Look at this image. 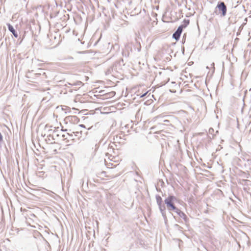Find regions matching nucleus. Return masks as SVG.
<instances>
[{
    "label": "nucleus",
    "instance_id": "1",
    "mask_svg": "<svg viewBox=\"0 0 251 251\" xmlns=\"http://www.w3.org/2000/svg\"><path fill=\"white\" fill-rule=\"evenodd\" d=\"M178 199L173 195H169L167 198H166L164 201V205L166 206L168 211L170 212H175L178 208L175 205V202L178 201Z\"/></svg>",
    "mask_w": 251,
    "mask_h": 251
},
{
    "label": "nucleus",
    "instance_id": "2",
    "mask_svg": "<svg viewBox=\"0 0 251 251\" xmlns=\"http://www.w3.org/2000/svg\"><path fill=\"white\" fill-rule=\"evenodd\" d=\"M155 199L156 200V203L158 206L159 210L163 217V219L165 222L167 221V218L166 214V206L164 203H163L162 199L159 195H156Z\"/></svg>",
    "mask_w": 251,
    "mask_h": 251
},
{
    "label": "nucleus",
    "instance_id": "3",
    "mask_svg": "<svg viewBox=\"0 0 251 251\" xmlns=\"http://www.w3.org/2000/svg\"><path fill=\"white\" fill-rule=\"evenodd\" d=\"M214 13L216 14H220L221 17H225L226 14L227 7L224 2L219 1L215 8Z\"/></svg>",
    "mask_w": 251,
    "mask_h": 251
},
{
    "label": "nucleus",
    "instance_id": "4",
    "mask_svg": "<svg viewBox=\"0 0 251 251\" xmlns=\"http://www.w3.org/2000/svg\"><path fill=\"white\" fill-rule=\"evenodd\" d=\"M123 59H121L119 60L115 61L112 65L114 67L115 70L117 71V73L122 70V66L123 64Z\"/></svg>",
    "mask_w": 251,
    "mask_h": 251
},
{
    "label": "nucleus",
    "instance_id": "5",
    "mask_svg": "<svg viewBox=\"0 0 251 251\" xmlns=\"http://www.w3.org/2000/svg\"><path fill=\"white\" fill-rule=\"evenodd\" d=\"M181 26H178L175 32L173 34L172 37L173 39L177 41L179 40L180 35L182 32Z\"/></svg>",
    "mask_w": 251,
    "mask_h": 251
},
{
    "label": "nucleus",
    "instance_id": "6",
    "mask_svg": "<svg viewBox=\"0 0 251 251\" xmlns=\"http://www.w3.org/2000/svg\"><path fill=\"white\" fill-rule=\"evenodd\" d=\"M175 212L180 217L182 218L186 224L189 222V218L187 217L186 215L180 209L177 208V210L175 211Z\"/></svg>",
    "mask_w": 251,
    "mask_h": 251
},
{
    "label": "nucleus",
    "instance_id": "7",
    "mask_svg": "<svg viewBox=\"0 0 251 251\" xmlns=\"http://www.w3.org/2000/svg\"><path fill=\"white\" fill-rule=\"evenodd\" d=\"M105 75H111L112 76H114L117 75V72L115 70L114 67H113V65L109 66L105 72Z\"/></svg>",
    "mask_w": 251,
    "mask_h": 251
},
{
    "label": "nucleus",
    "instance_id": "8",
    "mask_svg": "<svg viewBox=\"0 0 251 251\" xmlns=\"http://www.w3.org/2000/svg\"><path fill=\"white\" fill-rule=\"evenodd\" d=\"M79 121L78 118L76 116H69L65 118V121L71 123H77Z\"/></svg>",
    "mask_w": 251,
    "mask_h": 251
},
{
    "label": "nucleus",
    "instance_id": "9",
    "mask_svg": "<svg viewBox=\"0 0 251 251\" xmlns=\"http://www.w3.org/2000/svg\"><path fill=\"white\" fill-rule=\"evenodd\" d=\"M8 30L12 33L15 38H18L19 37L17 31L14 29V27L10 24H7Z\"/></svg>",
    "mask_w": 251,
    "mask_h": 251
},
{
    "label": "nucleus",
    "instance_id": "10",
    "mask_svg": "<svg viewBox=\"0 0 251 251\" xmlns=\"http://www.w3.org/2000/svg\"><path fill=\"white\" fill-rule=\"evenodd\" d=\"M114 146L116 147L117 146L115 145L114 142L110 143L108 146L107 150L108 151V152H113L114 150L115 149Z\"/></svg>",
    "mask_w": 251,
    "mask_h": 251
},
{
    "label": "nucleus",
    "instance_id": "11",
    "mask_svg": "<svg viewBox=\"0 0 251 251\" xmlns=\"http://www.w3.org/2000/svg\"><path fill=\"white\" fill-rule=\"evenodd\" d=\"M190 23V20L189 19H184L183 21V24L180 25L179 26H181L182 30H183V28L186 27Z\"/></svg>",
    "mask_w": 251,
    "mask_h": 251
},
{
    "label": "nucleus",
    "instance_id": "12",
    "mask_svg": "<svg viewBox=\"0 0 251 251\" xmlns=\"http://www.w3.org/2000/svg\"><path fill=\"white\" fill-rule=\"evenodd\" d=\"M242 239L243 240L246 242V244L247 246L249 247L250 245V242L249 241V238L246 234H244V235L242 237Z\"/></svg>",
    "mask_w": 251,
    "mask_h": 251
},
{
    "label": "nucleus",
    "instance_id": "13",
    "mask_svg": "<svg viewBox=\"0 0 251 251\" xmlns=\"http://www.w3.org/2000/svg\"><path fill=\"white\" fill-rule=\"evenodd\" d=\"M69 85H71L72 86H81L83 85V83L81 81H76V82L73 83H69Z\"/></svg>",
    "mask_w": 251,
    "mask_h": 251
},
{
    "label": "nucleus",
    "instance_id": "14",
    "mask_svg": "<svg viewBox=\"0 0 251 251\" xmlns=\"http://www.w3.org/2000/svg\"><path fill=\"white\" fill-rule=\"evenodd\" d=\"M174 227L175 229L179 230V231H182V227L180 226L179 225H178V224H175L174 225Z\"/></svg>",
    "mask_w": 251,
    "mask_h": 251
},
{
    "label": "nucleus",
    "instance_id": "15",
    "mask_svg": "<svg viewBox=\"0 0 251 251\" xmlns=\"http://www.w3.org/2000/svg\"><path fill=\"white\" fill-rule=\"evenodd\" d=\"M51 140H55V139L53 138V135L50 134L47 136V139H46V141H51Z\"/></svg>",
    "mask_w": 251,
    "mask_h": 251
},
{
    "label": "nucleus",
    "instance_id": "16",
    "mask_svg": "<svg viewBox=\"0 0 251 251\" xmlns=\"http://www.w3.org/2000/svg\"><path fill=\"white\" fill-rule=\"evenodd\" d=\"M117 165H113V163H109L108 164H107V168H113V167H116L117 166Z\"/></svg>",
    "mask_w": 251,
    "mask_h": 251
},
{
    "label": "nucleus",
    "instance_id": "17",
    "mask_svg": "<svg viewBox=\"0 0 251 251\" xmlns=\"http://www.w3.org/2000/svg\"><path fill=\"white\" fill-rule=\"evenodd\" d=\"M25 33L24 34V35L22 37H21V36H20L19 37H18V41H19V44H20L22 42V41L24 39V38L25 37Z\"/></svg>",
    "mask_w": 251,
    "mask_h": 251
},
{
    "label": "nucleus",
    "instance_id": "18",
    "mask_svg": "<svg viewBox=\"0 0 251 251\" xmlns=\"http://www.w3.org/2000/svg\"><path fill=\"white\" fill-rule=\"evenodd\" d=\"M81 133H82V131H80V132L76 131V132H73V133L74 134L75 136H78L79 137V134H81Z\"/></svg>",
    "mask_w": 251,
    "mask_h": 251
},
{
    "label": "nucleus",
    "instance_id": "19",
    "mask_svg": "<svg viewBox=\"0 0 251 251\" xmlns=\"http://www.w3.org/2000/svg\"><path fill=\"white\" fill-rule=\"evenodd\" d=\"M186 34H184L182 37V43L183 44H184V43L185 42V41H186Z\"/></svg>",
    "mask_w": 251,
    "mask_h": 251
},
{
    "label": "nucleus",
    "instance_id": "20",
    "mask_svg": "<svg viewBox=\"0 0 251 251\" xmlns=\"http://www.w3.org/2000/svg\"><path fill=\"white\" fill-rule=\"evenodd\" d=\"M147 93H148V92H146L144 93V94H143L141 95L140 96V98L144 97L145 96H146V95L147 94Z\"/></svg>",
    "mask_w": 251,
    "mask_h": 251
},
{
    "label": "nucleus",
    "instance_id": "21",
    "mask_svg": "<svg viewBox=\"0 0 251 251\" xmlns=\"http://www.w3.org/2000/svg\"><path fill=\"white\" fill-rule=\"evenodd\" d=\"M243 28V24H242V25H241L240 26V27L239 28V29H238V31H241L242 30Z\"/></svg>",
    "mask_w": 251,
    "mask_h": 251
},
{
    "label": "nucleus",
    "instance_id": "22",
    "mask_svg": "<svg viewBox=\"0 0 251 251\" xmlns=\"http://www.w3.org/2000/svg\"><path fill=\"white\" fill-rule=\"evenodd\" d=\"M67 134L70 137V138H71V139H74L73 137V134H70L69 133H67Z\"/></svg>",
    "mask_w": 251,
    "mask_h": 251
},
{
    "label": "nucleus",
    "instance_id": "23",
    "mask_svg": "<svg viewBox=\"0 0 251 251\" xmlns=\"http://www.w3.org/2000/svg\"><path fill=\"white\" fill-rule=\"evenodd\" d=\"M139 47L137 48V50L138 52H139L141 50V45L140 44H139Z\"/></svg>",
    "mask_w": 251,
    "mask_h": 251
},
{
    "label": "nucleus",
    "instance_id": "24",
    "mask_svg": "<svg viewBox=\"0 0 251 251\" xmlns=\"http://www.w3.org/2000/svg\"><path fill=\"white\" fill-rule=\"evenodd\" d=\"M214 131V130L212 128H210L209 129V132L210 133H212V132Z\"/></svg>",
    "mask_w": 251,
    "mask_h": 251
},
{
    "label": "nucleus",
    "instance_id": "25",
    "mask_svg": "<svg viewBox=\"0 0 251 251\" xmlns=\"http://www.w3.org/2000/svg\"><path fill=\"white\" fill-rule=\"evenodd\" d=\"M62 138L64 140H65L67 139L66 138H65V134H63L62 135Z\"/></svg>",
    "mask_w": 251,
    "mask_h": 251
},
{
    "label": "nucleus",
    "instance_id": "26",
    "mask_svg": "<svg viewBox=\"0 0 251 251\" xmlns=\"http://www.w3.org/2000/svg\"><path fill=\"white\" fill-rule=\"evenodd\" d=\"M79 126L83 127V128H86L85 126L84 125L81 124L79 125Z\"/></svg>",
    "mask_w": 251,
    "mask_h": 251
},
{
    "label": "nucleus",
    "instance_id": "27",
    "mask_svg": "<svg viewBox=\"0 0 251 251\" xmlns=\"http://www.w3.org/2000/svg\"><path fill=\"white\" fill-rule=\"evenodd\" d=\"M181 50H182V52L183 54H184V47H182V48H181Z\"/></svg>",
    "mask_w": 251,
    "mask_h": 251
},
{
    "label": "nucleus",
    "instance_id": "28",
    "mask_svg": "<svg viewBox=\"0 0 251 251\" xmlns=\"http://www.w3.org/2000/svg\"><path fill=\"white\" fill-rule=\"evenodd\" d=\"M61 131H64V132H65V131H67V129H64L62 128Z\"/></svg>",
    "mask_w": 251,
    "mask_h": 251
},
{
    "label": "nucleus",
    "instance_id": "29",
    "mask_svg": "<svg viewBox=\"0 0 251 251\" xmlns=\"http://www.w3.org/2000/svg\"><path fill=\"white\" fill-rule=\"evenodd\" d=\"M164 122H165L167 124V123H169V120H164Z\"/></svg>",
    "mask_w": 251,
    "mask_h": 251
},
{
    "label": "nucleus",
    "instance_id": "30",
    "mask_svg": "<svg viewBox=\"0 0 251 251\" xmlns=\"http://www.w3.org/2000/svg\"><path fill=\"white\" fill-rule=\"evenodd\" d=\"M247 181H248L247 179H243V181L244 182H247Z\"/></svg>",
    "mask_w": 251,
    "mask_h": 251
},
{
    "label": "nucleus",
    "instance_id": "31",
    "mask_svg": "<svg viewBox=\"0 0 251 251\" xmlns=\"http://www.w3.org/2000/svg\"><path fill=\"white\" fill-rule=\"evenodd\" d=\"M5 148L6 149V151L8 152V149L6 146H5Z\"/></svg>",
    "mask_w": 251,
    "mask_h": 251
},
{
    "label": "nucleus",
    "instance_id": "32",
    "mask_svg": "<svg viewBox=\"0 0 251 251\" xmlns=\"http://www.w3.org/2000/svg\"><path fill=\"white\" fill-rule=\"evenodd\" d=\"M207 69H209V67L208 66L206 67Z\"/></svg>",
    "mask_w": 251,
    "mask_h": 251
}]
</instances>
